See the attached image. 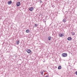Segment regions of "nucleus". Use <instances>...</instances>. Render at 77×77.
Instances as JSON below:
<instances>
[{
    "label": "nucleus",
    "instance_id": "f257e3e1",
    "mask_svg": "<svg viewBox=\"0 0 77 77\" xmlns=\"http://www.w3.org/2000/svg\"><path fill=\"white\" fill-rule=\"evenodd\" d=\"M62 57H66V56H67V54L65 53H63L62 54Z\"/></svg>",
    "mask_w": 77,
    "mask_h": 77
},
{
    "label": "nucleus",
    "instance_id": "f03ea898",
    "mask_svg": "<svg viewBox=\"0 0 77 77\" xmlns=\"http://www.w3.org/2000/svg\"><path fill=\"white\" fill-rule=\"evenodd\" d=\"M26 51L29 54H30V53H31L32 52V51L30 49H27L26 50Z\"/></svg>",
    "mask_w": 77,
    "mask_h": 77
},
{
    "label": "nucleus",
    "instance_id": "7ed1b4c3",
    "mask_svg": "<svg viewBox=\"0 0 77 77\" xmlns=\"http://www.w3.org/2000/svg\"><path fill=\"white\" fill-rule=\"evenodd\" d=\"M29 9L30 11H33L34 9V8H33V7H31L30 8H29Z\"/></svg>",
    "mask_w": 77,
    "mask_h": 77
},
{
    "label": "nucleus",
    "instance_id": "20e7f679",
    "mask_svg": "<svg viewBox=\"0 0 77 77\" xmlns=\"http://www.w3.org/2000/svg\"><path fill=\"white\" fill-rule=\"evenodd\" d=\"M20 4H21L20 3V2H18L17 3L16 5L17 6H20Z\"/></svg>",
    "mask_w": 77,
    "mask_h": 77
},
{
    "label": "nucleus",
    "instance_id": "39448f33",
    "mask_svg": "<svg viewBox=\"0 0 77 77\" xmlns=\"http://www.w3.org/2000/svg\"><path fill=\"white\" fill-rule=\"evenodd\" d=\"M8 5H11V4H12V1H9L8 2Z\"/></svg>",
    "mask_w": 77,
    "mask_h": 77
},
{
    "label": "nucleus",
    "instance_id": "423d86ee",
    "mask_svg": "<svg viewBox=\"0 0 77 77\" xmlns=\"http://www.w3.org/2000/svg\"><path fill=\"white\" fill-rule=\"evenodd\" d=\"M67 39L68 41H71L72 40V38L71 37H68L67 38Z\"/></svg>",
    "mask_w": 77,
    "mask_h": 77
},
{
    "label": "nucleus",
    "instance_id": "0eeeda50",
    "mask_svg": "<svg viewBox=\"0 0 77 77\" xmlns=\"http://www.w3.org/2000/svg\"><path fill=\"white\" fill-rule=\"evenodd\" d=\"M64 35H63V34L60 33V37H62Z\"/></svg>",
    "mask_w": 77,
    "mask_h": 77
},
{
    "label": "nucleus",
    "instance_id": "6e6552de",
    "mask_svg": "<svg viewBox=\"0 0 77 77\" xmlns=\"http://www.w3.org/2000/svg\"><path fill=\"white\" fill-rule=\"evenodd\" d=\"M48 39L49 41H51V37L49 36L48 38Z\"/></svg>",
    "mask_w": 77,
    "mask_h": 77
},
{
    "label": "nucleus",
    "instance_id": "1a4fd4ad",
    "mask_svg": "<svg viewBox=\"0 0 77 77\" xmlns=\"http://www.w3.org/2000/svg\"><path fill=\"white\" fill-rule=\"evenodd\" d=\"M61 68H62V66H59L58 67V69H60Z\"/></svg>",
    "mask_w": 77,
    "mask_h": 77
},
{
    "label": "nucleus",
    "instance_id": "9d476101",
    "mask_svg": "<svg viewBox=\"0 0 77 77\" xmlns=\"http://www.w3.org/2000/svg\"><path fill=\"white\" fill-rule=\"evenodd\" d=\"M17 44V45H18V44H19V43H20V41L18 40L17 41V42H16Z\"/></svg>",
    "mask_w": 77,
    "mask_h": 77
},
{
    "label": "nucleus",
    "instance_id": "9b49d317",
    "mask_svg": "<svg viewBox=\"0 0 77 77\" xmlns=\"http://www.w3.org/2000/svg\"><path fill=\"white\" fill-rule=\"evenodd\" d=\"M26 33H29V30L27 29V30H26Z\"/></svg>",
    "mask_w": 77,
    "mask_h": 77
},
{
    "label": "nucleus",
    "instance_id": "f8f14e48",
    "mask_svg": "<svg viewBox=\"0 0 77 77\" xmlns=\"http://www.w3.org/2000/svg\"><path fill=\"white\" fill-rule=\"evenodd\" d=\"M63 22H64V23H65V22H66V20H65V19H63Z\"/></svg>",
    "mask_w": 77,
    "mask_h": 77
},
{
    "label": "nucleus",
    "instance_id": "ddd939ff",
    "mask_svg": "<svg viewBox=\"0 0 77 77\" xmlns=\"http://www.w3.org/2000/svg\"><path fill=\"white\" fill-rule=\"evenodd\" d=\"M39 2H40V3H42V0H39Z\"/></svg>",
    "mask_w": 77,
    "mask_h": 77
},
{
    "label": "nucleus",
    "instance_id": "4468645a",
    "mask_svg": "<svg viewBox=\"0 0 77 77\" xmlns=\"http://www.w3.org/2000/svg\"><path fill=\"white\" fill-rule=\"evenodd\" d=\"M34 27H37V25L36 24H35L34 25Z\"/></svg>",
    "mask_w": 77,
    "mask_h": 77
},
{
    "label": "nucleus",
    "instance_id": "2eb2a0df",
    "mask_svg": "<svg viewBox=\"0 0 77 77\" xmlns=\"http://www.w3.org/2000/svg\"><path fill=\"white\" fill-rule=\"evenodd\" d=\"M40 73L41 74H43V72H41Z\"/></svg>",
    "mask_w": 77,
    "mask_h": 77
},
{
    "label": "nucleus",
    "instance_id": "dca6fc26",
    "mask_svg": "<svg viewBox=\"0 0 77 77\" xmlns=\"http://www.w3.org/2000/svg\"><path fill=\"white\" fill-rule=\"evenodd\" d=\"M75 74L76 75H77V71H76L75 72Z\"/></svg>",
    "mask_w": 77,
    "mask_h": 77
},
{
    "label": "nucleus",
    "instance_id": "f3484780",
    "mask_svg": "<svg viewBox=\"0 0 77 77\" xmlns=\"http://www.w3.org/2000/svg\"><path fill=\"white\" fill-rule=\"evenodd\" d=\"M45 77H48V75L46 76Z\"/></svg>",
    "mask_w": 77,
    "mask_h": 77
},
{
    "label": "nucleus",
    "instance_id": "a211bd4d",
    "mask_svg": "<svg viewBox=\"0 0 77 77\" xmlns=\"http://www.w3.org/2000/svg\"><path fill=\"white\" fill-rule=\"evenodd\" d=\"M72 35H74V33L72 34Z\"/></svg>",
    "mask_w": 77,
    "mask_h": 77
},
{
    "label": "nucleus",
    "instance_id": "6ab92c4d",
    "mask_svg": "<svg viewBox=\"0 0 77 77\" xmlns=\"http://www.w3.org/2000/svg\"><path fill=\"white\" fill-rule=\"evenodd\" d=\"M44 71V72H45V71Z\"/></svg>",
    "mask_w": 77,
    "mask_h": 77
}]
</instances>
